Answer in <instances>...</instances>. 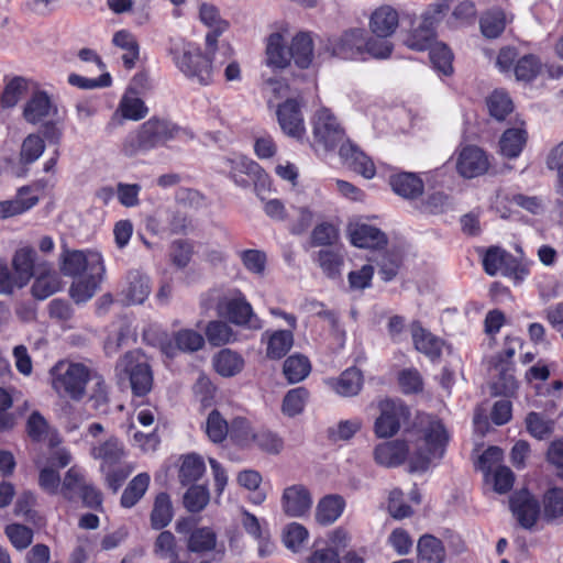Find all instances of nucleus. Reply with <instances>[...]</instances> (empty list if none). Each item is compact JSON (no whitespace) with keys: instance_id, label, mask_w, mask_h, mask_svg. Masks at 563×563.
I'll return each mask as SVG.
<instances>
[{"instance_id":"obj_36","label":"nucleus","mask_w":563,"mask_h":563,"mask_svg":"<svg viewBox=\"0 0 563 563\" xmlns=\"http://www.w3.org/2000/svg\"><path fill=\"white\" fill-rule=\"evenodd\" d=\"M150 482L151 477L147 473H140L133 477L122 493L120 505L123 508L135 506L148 489Z\"/></svg>"},{"instance_id":"obj_18","label":"nucleus","mask_w":563,"mask_h":563,"mask_svg":"<svg viewBox=\"0 0 563 563\" xmlns=\"http://www.w3.org/2000/svg\"><path fill=\"white\" fill-rule=\"evenodd\" d=\"M56 112L57 108L52 102L48 93L42 90H36L25 102L22 115L26 122L37 124Z\"/></svg>"},{"instance_id":"obj_8","label":"nucleus","mask_w":563,"mask_h":563,"mask_svg":"<svg viewBox=\"0 0 563 563\" xmlns=\"http://www.w3.org/2000/svg\"><path fill=\"white\" fill-rule=\"evenodd\" d=\"M313 143L324 151H331L342 143L344 130L327 108L318 110L313 117Z\"/></svg>"},{"instance_id":"obj_38","label":"nucleus","mask_w":563,"mask_h":563,"mask_svg":"<svg viewBox=\"0 0 563 563\" xmlns=\"http://www.w3.org/2000/svg\"><path fill=\"white\" fill-rule=\"evenodd\" d=\"M527 142V131L520 128L506 130L499 141L500 152L504 156L515 158L522 152Z\"/></svg>"},{"instance_id":"obj_60","label":"nucleus","mask_w":563,"mask_h":563,"mask_svg":"<svg viewBox=\"0 0 563 563\" xmlns=\"http://www.w3.org/2000/svg\"><path fill=\"white\" fill-rule=\"evenodd\" d=\"M119 110L122 117L129 120H141L147 113L144 101L135 96L125 95L120 101Z\"/></svg>"},{"instance_id":"obj_40","label":"nucleus","mask_w":563,"mask_h":563,"mask_svg":"<svg viewBox=\"0 0 563 563\" xmlns=\"http://www.w3.org/2000/svg\"><path fill=\"white\" fill-rule=\"evenodd\" d=\"M506 14L500 8H493L481 16L479 26L487 38L498 37L506 27Z\"/></svg>"},{"instance_id":"obj_24","label":"nucleus","mask_w":563,"mask_h":563,"mask_svg":"<svg viewBox=\"0 0 563 563\" xmlns=\"http://www.w3.org/2000/svg\"><path fill=\"white\" fill-rule=\"evenodd\" d=\"M389 184L396 195L408 200L420 197L424 189L422 179L417 174L407 172L391 175Z\"/></svg>"},{"instance_id":"obj_55","label":"nucleus","mask_w":563,"mask_h":563,"mask_svg":"<svg viewBox=\"0 0 563 563\" xmlns=\"http://www.w3.org/2000/svg\"><path fill=\"white\" fill-rule=\"evenodd\" d=\"M153 552L170 563L178 553L175 536L170 531H162L154 542Z\"/></svg>"},{"instance_id":"obj_61","label":"nucleus","mask_w":563,"mask_h":563,"mask_svg":"<svg viewBox=\"0 0 563 563\" xmlns=\"http://www.w3.org/2000/svg\"><path fill=\"white\" fill-rule=\"evenodd\" d=\"M229 434L238 444L245 446L253 442L255 432L249 420L238 417L232 420Z\"/></svg>"},{"instance_id":"obj_25","label":"nucleus","mask_w":563,"mask_h":563,"mask_svg":"<svg viewBox=\"0 0 563 563\" xmlns=\"http://www.w3.org/2000/svg\"><path fill=\"white\" fill-rule=\"evenodd\" d=\"M351 243L362 249H380L387 244L386 234L369 224H356L350 229Z\"/></svg>"},{"instance_id":"obj_6","label":"nucleus","mask_w":563,"mask_h":563,"mask_svg":"<svg viewBox=\"0 0 563 563\" xmlns=\"http://www.w3.org/2000/svg\"><path fill=\"white\" fill-rule=\"evenodd\" d=\"M379 416L374 423V431L378 438L395 435L401 426L409 422L411 412L409 407L400 399L386 398L378 404Z\"/></svg>"},{"instance_id":"obj_28","label":"nucleus","mask_w":563,"mask_h":563,"mask_svg":"<svg viewBox=\"0 0 563 563\" xmlns=\"http://www.w3.org/2000/svg\"><path fill=\"white\" fill-rule=\"evenodd\" d=\"M398 22L397 11L389 5H383L372 13L369 27L376 36L387 38L396 31Z\"/></svg>"},{"instance_id":"obj_32","label":"nucleus","mask_w":563,"mask_h":563,"mask_svg":"<svg viewBox=\"0 0 563 563\" xmlns=\"http://www.w3.org/2000/svg\"><path fill=\"white\" fill-rule=\"evenodd\" d=\"M35 257L36 252L32 247H22L15 252L12 265L19 280L18 287L26 285L36 273Z\"/></svg>"},{"instance_id":"obj_16","label":"nucleus","mask_w":563,"mask_h":563,"mask_svg":"<svg viewBox=\"0 0 563 563\" xmlns=\"http://www.w3.org/2000/svg\"><path fill=\"white\" fill-rule=\"evenodd\" d=\"M489 161L486 153L474 145L465 146L459 154L456 169L464 178H474L488 170Z\"/></svg>"},{"instance_id":"obj_19","label":"nucleus","mask_w":563,"mask_h":563,"mask_svg":"<svg viewBox=\"0 0 563 563\" xmlns=\"http://www.w3.org/2000/svg\"><path fill=\"white\" fill-rule=\"evenodd\" d=\"M34 275L35 280L32 285V295L36 299H46L62 287L59 274L47 264H40Z\"/></svg>"},{"instance_id":"obj_14","label":"nucleus","mask_w":563,"mask_h":563,"mask_svg":"<svg viewBox=\"0 0 563 563\" xmlns=\"http://www.w3.org/2000/svg\"><path fill=\"white\" fill-rule=\"evenodd\" d=\"M510 510L518 523L525 529H531L540 515L538 499L528 490L522 489L514 493L509 499Z\"/></svg>"},{"instance_id":"obj_59","label":"nucleus","mask_w":563,"mask_h":563,"mask_svg":"<svg viewBox=\"0 0 563 563\" xmlns=\"http://www.w3.org/2000/svg\"><path fill=\"white\" fill-rule=\"evenodd\" d=\"M543 514L552 520L563 516V489L551 488L543 496Z\"/></svg>"},{"instance_id":"obj_56","label":"nucleus","mask_w":563,"mask_h":563,"mask_svg":"<svg viewBox=\"0 0 563 563\" xmlns=\"http://www.w3.org/2000/svg\"><path fill=\"white\" fill-rule=\"evenodd\" d=\"M26 90L27 80L23 77H14L7 84L2 96L0 97L2 107H14L19 102L21 97L26 92Z\"/></svg>"},{"instance_id":"obj_7","label":"nucleus","mask_w":563,"mask_h":563,"mask_svg":"<svg viewBox=\"0 0 563 563\" xmlns=\"http://www.w3.org/2000/svg\"><path fill=\"white\" fill-rule=\"evenodd\" d=\"M223 172H228L235 185L247 188L252 184L260 196V187L264 188L269 183L267 174L254 161L245 156L224 158Z\"/></svg>"},{"instance_id":"obj_57","label":"nucleus","mask_w":563,"mask_h":563,"mask_svg":"<svg viewBox=\"0 0 563 563\" xmlns=\"http://www.w3.org/2000/svg\"><path fill=\"white\" fill-rule=\"evenodd\" d=\"M487 106L490 115L498 121L504 120L512 111V101L505 91H494L487 100Z\"/></svg>"},{"instance_id":"obj_62","label":"nucleus","mask_w":563,"mask_h":563,"mask_svg":"<svg viewBox=\"0 0 563 563\" xmlns=\"http://www.w3.org/2000/svg\"><path fill=\"white\" fill-rule=\"evenodd\" d=\"M240 258L250 273L257 276L264 275L267 262L265 252L261 250H244L240 252Z\"/></svg>"},{"instance_id":"obj_30","label":"nucleus","mask_w":563,"mask_h":563,"mask_svg":"<svg viewBox=\"0 0 563 563\" xmlns=\"http://www.w3.org/2000/svg\"><path fill=\"white\" fill-rule=\"evenodd\" d=\"M78 277L79 278L71 284L69 294L74 301L80 303L92 298L102 282L103 274L89 271Z\"/></svg>"},{"instance_id":"obj_51","label":"nucleus","mask_w":563,"mask_h":563,"mask_svg":"<svg viewBox=\"0 0 563 563\" xmlns=\"http://www.w3.org/2000/svg\"><path fill=\"white\" fill-rule=\"evenodd\" d=\"M526 423L529 433L540 440L548 438L554 430V420L539 412H530Z\"/></svg>"},{"instance_id":"obj_13","label":"nucleus","mask_w":563,"mask_h":563,"mask_svg":"<svg viewBox=\"0 0 563 563\" xmlns=\"http://www.w3.org/2000/svg\"><path fill=\"white\" fill-rule=\"evenodd\" d=\"M280 505L286 516L291 518H302L311 510L312 496L306 486L295 484L284 489L280 498Z\"/></svg>"},{"instance_id":"obj_46","label":"nucleus","mask_w":563,"mask_h":563,"mask_svg":"<svg viewBox=\"0 0 563 563\" xmlns=\"http://www.w3.org/2000/svg\"><path fill=\"white\" fill-rule=\"evenodd\" d=\"M429 56L433 67L445 76L453 73V53L444 43H433L429 48Z\"/></svg>"},{"instance_id":"obj_22","label":"nucleus","mask_w":563,"mask_h":563,"mask_svg":"<svg viewBox=\"0 0 563 563\" xmlns=\"http://www.w3.org/2000/svg\"><path fill=\"white\" fill-rule=\"evenodd\" d=\"M345 505L341 495L329 494L323 496L314 509L316 522L323 527L334 523L342 516Z\"/></svg>"},{"instance_id":"obj_42","label":"nucleus","mask_w":563,"mask_h":563,"mask_svg":"<svg viewBox=\"0 0 563 563\" xmlns=\"http://www.w3.org/2000/svg\"><path fill=\"white\" fill-rule=\"evenodd\" d=\"M294 344L292 330H277L268 339L267 357L279 360L285 356Z\"/></svg>"},{"instance_id":"obj_31","label":"nucleus","mask_w":563,"mask_h":563,"mask_svg":"<svg viewBox=\"0 0 563 563\" xmlns=\"http://www.w3.org/2000/svg\"><path fill=\"white\" fill-rule=\"evenodd\" d=\"M417 552V563H443L446 556L442 541L431 534L420 537Z\"/></svg>"},{"instance_id":"obj_50","label":"nucleus","mask_w":563,"mask_h":563,"mask_svg":"<svg viewBox=\"0 0 563 563\" xmlns=\"http://www.w3.org/2000/svg\"><path fill=\"white\" fill-rule=\"evenodd\" d=\"M209 489L206 485H191L184 495V506L190 512H199L208 505Z\"/></svg>"},{"instance_id":"obj_52","label":"nucleus","mask_w":563,"mask_h":563,"mask_svg":"<svg viewBox=\"0 0 563 563\" xmlns=\"http://www.w3.org/2000/svg\"><path fill=\"white\" fill-rule=\"evenodd\" d=\"M230 426L228 422L217 409H213L209 413L206 422V432L208 438L214 443H220L227 438Z\"/></svg>"},{"instance_id":"obj_23","label":"nucleus","mask_w":563,"mask_h":563,"mask_svg":"<svg viewBox=\"0 0 563 563\" xmlns=\"http://www.w3.org/2000/svg\"><path fill=\"white\" fill-rule=\"evenodd\" d=\"M90 455L95 460H100L102 462L101 471H106L107 467H112L121 462L125 456V450L117 437H110L104 442L93 445Z\"/></svg>"},{"instance_id":"obj_53","label":"nucleus","mask_w":563,"mask_h":563,"mask_svg":"<svg viewBox=\"0 0 563 563\" xmlns=\"http://www.w3.org/2000/svg\"><path fill=\"white\" fill-rule=\"evenodd\" d=\"M45 143L37 134H29L22 145L20 152V161L22 164L34 163L44 152Z\"/></svg>"},{"instance_id":"obj_33","label":"nucleus","mask_w":563,"mask_h":563,"mask_svg":"<svg viewBox=\"0 0 563 563\" xmlns=\"http://www.w3.org/2000/svg\"><path fill=\"white\" fill-rule=\"evenodd\" d=\"M31 191L29 187H23L19 190L14 199L0 201V218L5 219L13 217L34 207L38 198L31 195Z\"/></svg>"},{"instance_id":"obj_3","label":"nucleus","mask_w":563,"mask_h":563,"mask_svg":"<svg viewBox=\"0 0 563 563\" xmlns=\"http://www.w3.org/2000/svg\"><path fill=\"white\" fill-rule=\"evenodd\" d=\"M95 372L82 363L59 361L49 371L52 387L60 397L79 401Z\"/></svg>"},{"instance_id":"obj_35","label":"nucleus","mask_w":563,"mask_h":563,"mask_svg":"<svg viewBox=\"0 0 563 563\" xmlns=\"http://www.w3.org/2000/svg\"><path fill=\"white\" fill-rule=\"evenodd\" d=\"M174 516L173 504L167 493L156 495L151 512V527L161 530L167 527Z\"/></svg>"},{"instance_id":"obj_58","label":"nucleus","mask_w":563,"mask_h":563,"mask_svg":"<svg viewBox=\"0 0 563 563\" xmlns=\"http://www.w3.org/2000/svg\"><path fill=\"white\" fill-rule=\"evenodd\" d=\"M176 347L183 352H196L205 344L203 336L190 329L179 330L174 334Z\"/></svg>"},{"instance_id":"obj_9","label":"nucleus","mask_w":563,"mask_h":563,"mask_svg":"<svg viewBox=\"0 0 563 563\" xmlns=\"http://www.w3.org/2000/svg\"><path fill=\"white\" fill-rule=\"evenodd\" d=\"M89 271L104 274L103 261L99 253H85L84 251H70L67 247L63 249L60 254V272L65 276L78 277Z\"/></svg>"},{"instance_id":"obj_4","label":"nucleus","mask_w":563,"mask_h":563,"mask_svg":"<svg viewBox=\"0 0 563 563\" xmlns=\"http://www.w3.org/2000/svg\"><path fill=\"white\" fill-rule=\"evenodd\" d=\"M218 312L231 323L251 330L262 329L261 319L254 313L251 303L240 289L229 290L218 302Z\"/></svg>"},{"instance_id":"obj_1","label":"nucleus","mask_w":563,"mask_h":563,"mask_svg":"<svg viewBox=\"0 0 563 563\" xmlns=\"http://www.w3.org/2000/svg\"><path fill=\"white\" fill-rule=\"evenodd\" d=\"M181 129L166 120L151 119L140 130L125 137L122 152L125 156H134L139 152L150 151L167 141L178 137Z\"/></svg>"},{"instance_id":"obj_21","label":"nucleus","mask_w":563,"mask_h":563,"mask_svg":"<svg viewBox=\"0 0 563 563\" xmlns=\"http://www.w3.org/2000/svg\"><path fill=\"white\" fill-rule=\"evenodd\" d=\"M408 452L406 441L393 440L378 444L374 450V459L382 466L396 467L406 461Z\"/></svg>"},{"instance_id":"obj_11","label":"nucleus","mask_w":563,"mask_h":563,"mask_svg":"<svg viewBox=\"0 0 563 563\" xmlns=\"http://www.w3.org/2000/svg\"><path fill=\"white\" fill-rule=\"evenodd\" d=\"M120 366L129 374L131 388L135 396H144L151 390L153 375L143 356L136 352H129L120 361Z\"/></svg>"},{"instance_id":"obj_17","label":"nucleus","mask_w":563,"mask_h":563,"mask_svg":"<svg viewBox=\"0 0 563 563\" xmlns=\"http://www.w3.org/2000/svg\"><path fill=\"white\" fill-rule=\"evenodd\" d=\"M339 154L349 168L364 178L371 179L375 176L376 168L374 163L356 145L351 142L342 143Z\"/></svg>"},{"instance_id":"obj_10","label":"nucleus","mask_w":563,"mask_h":563,"mask_svg":"<svg viewBox=\"0 0 563 563\" xmlns=\"http://www.w3.org/2000/svg\"><path fill=\"white\" fill-rule=\"evenodd\" d=\"M365 45V31L362 29H351L341 35L327 38L324 48L332 56L342 59H354L363 54Z\"/></svg>"},{"instance_id":"obj_12","label":"nucleus","mask_w":563,"mask_h":563,"mask_svg":"<svg viewBox=\"0 0 563 563\" xmlns=\"http://www.w3.org/2000/svg\"><path fill=\"white\" fill-rule=\"evenodd\" d=\"M277 120L282 131L289 137L301 141L306 135L301 104L296 99H287L278 106Z\"/></svg>"},{"instance_id":"obj_54","label":"nucleus","mask_w":563,"mask_h":563,"mask_svg":"<svg viewBox=\"0 0 563 563\" xmlns=\"http://www.w3.org/2000/svg\"><path fill=\"white\" fill-rule=\"evenodd\" d=\"M435 40V31L423 24L415 29L406 38L405 44L413 51H426L431 47Z\"/></svg>"},{"instance_id":"obj_26","label":"nucleus","mask_w":563,"mask_h":563,"mask_svg":"<svg viewBox=\"0 0 563 563\" xmlns=\"http://www.w3.org/2000/svg\"><path fill=\"white\" fill-rule=\"evenodd\" d=\"M363 374L356 367L346 368L336 378H330L328 385L342 397H353L358 395L363 387Z\"/></svg>"},{"instance_id":"obj_2","label":"nucleus","mask_w":563,"mask_h":563,"mask_svg":"<svg viewBox=\"0 0 563 563\" xmlns=\"http://www.w3.org/2000/svg\"><path fill=\"white\" fill-rule=\"evenodd\" d=\"M423 433L424 448L419 449L410 459V471H426L434 459L444 455L450 435L440 419L433 416H423L420 420Z\"/></svg>"},{"instance_id":"obj_20","label":"nucleus","mask_w":563,"mask_h":563,"mask_svg":"<svg viewBox=\"0 0 563 563\" xmlns=\"http://www.w3.org/2000/svg\"><path fill=\"white\" fill-rule=\"evenodd\" d=\"M150 278L139 271L129 272L125 286L121 290L126 305H141L151 294Z\"/></svg>"},{"instance_id":"obj_47","label":"nucleus","mask_w":563,"mask_h":563,"mask_svg":"<svg viewBox=\"0 0 563 563\" xmlns=\"http://www.w3.org/2000/svg\"><path fill=\"white\" fill-rule=\"evenodd\" d=\"M309 393L305 387L290 389L284 397L282 411L287 417H295L302 412Z\"/></svg>"},{"instance_id":"obj_37","label":"nucleus","mask_w":563,"mask_h":563,"mask_svg":"<svg viewBox=\"0 0 563 563\" xmlns=\"http://www.w3.org/2000/svg\"><path fill=\"white\" fill-rule=\"evenodd\" d=\"M213 365L218 374L231 377L242 371L244 361L239 353L223 349L214 356Z\"/></svg>"},{"instance_id":"obj_41","label":"nucleus","mask_w":563,"mask_h":563,"mask_svg":"<svg viewBox=\"0 0 563 563\" xmlns=\"http://www.w3.org/2000/svg\"><path fill=\"white\" fill-rule=\"evenodd\" d=\"M217 544V536L210 528H197L191 531L187 549L191 553H205L214 550Z\"/></svg>"},{"instance_id":"obj_64","label":"nucleus","mask_w":563,"mask_h":563,"mask_svg":"<svg viewBox=\"0 0 563 563\" xmlns=\"http://www.w3.org/2000/svg\"><path fill=\"white\" fill-rule=\"evenodd\" d=\"M319 265L323 273L330 277L335 278L340 276V267L343 264V256L332 250H321L318 254Z\"/></svg>"},{"instance_id":"obj_48","label":"nucleus","mask_w":563,"mask_h":563,"mask_svg":"<svg viewBox=\"0 0 563 563\" xmlns=\"http://www.w3.org/2000/svg\"><path fill=\"white\" fill-rule=\"evenodd\" d=\"M232 328L221 320L210 321L206 328V338L213 346H222L234 340Z\"/></svg>"},{"instance_id":"obj_39","label":"nucleus","mask_w":563,"mask_h":563,"mask_svg":"<svg viewBox=\"0 0 563 563\" xmlns=\"http://www.w3.org/2000/svg\"><path fill=\"white\" fill-rule=\"evenodd\" d=\"M112 43L125 51L122 55L123 65L125 68L131 69L134 67L135 62L139 59L140 47L132 33L125 30L118 31L112 38Z\"/></svg>"},{"instance_id":"obj_45","label":"nucleus","mask_w":563,"mask_h":563,"mask_svg":"<svg viewBox=\"0 0 563 563\" xmlns=\"http://www.w3.org/2000/svg\"><path fill=\"white\" fill-rule=\"evenodd\" d=\"M205 471L206 465L202 459L197 454H189L183 460L179 470V481L183 485H190L197 482Z\"/></svg>"},{"instance_id":"obj_5","label":"nucleus","mask_w":563,"mask_h":563,"mask_svg":"<svg viewBox=\"0 0 563 563\" xmlns=\"http://www.w3.org/2000/svg\"><path fill=\"white\" fill-rule=\"evenodd\" d=\"M176 66L189 79L207 86L212 81L213 67L210 58L194 44H186L181 54L174 57Z\"/></svg>"},{"instance_id":"obj_49","label":"nucleus","mask_w":563,"mask_h":563,"mask_svg":"<svg viewBox=\"0 0 563 563\" xmlns=\"http://www.w3.org/2000/svg\"><path fill=\"white\" fill-rule=\"evenodd\" d=\"M540 69V59L536 55L528 54L518 58L511 73H514L517 80L531 81L538 76Z\"/></svg>"},{"instance_id":"obj_44","label":"nucleus","mask_w":563,"mask_h":563,"mask_svg":"<svg viewBox=\"0 0 563 563\" xmlns=\"http://www.w3.org/2000/svg\"><path fill=\"white\" fill-rule=\"evenodd\" d=\"M86 484L81 470L73 466L66 472L59 490L66 499L74 501L79 498Z\"/></svg>"},{"instance_id":"obj_63","label":"nucleus","mask_w":563,"mask_h":563,"mask_svg":"<svg viewBox=\"0 0 563 563\" xmlns=\"http://www.w3.org/2000/svg\"><path fill=\"white\" fill-rule=\"evenodd\" d=\"M308 530L301 523L291 522L284 530L283 541L287 549L296 552L308 539Z\"/></svg>"},{"instance_id":"obj_43","label":"nucleus","mask_w":563,"mask_h":563,"mask_svg":"<svg viewBox=\"0 0 563 563\" xmlns=\"http://www.w3.org/2000/svg\"><path fill=\"white\" fill-rule=\"evenodd\" d=\"M310 369L308 357L299 354L287 357L283 366L284 375L289 383L301 382L309 375Z\"/></svg>"},{"instance_id":"obj_34","label":"nucleus","mask_w":563,"mask_h":563,"mask_svg":"<svg viewBox=\"0 0 563 563\" xmlns=\"http://www.w3.org/2000/svg\"><path fill=\"white\" fill-rule=\"evenodd\" d=\"M291 59L299 68H308L313 58V42L310 33L300 32L290 44Z\"/></svg>"},{"instance_id":"obj_29","label":"nucleus","mask_w":563,"mask_h":563,"mask_svg":"<svg viewBox=\"0 0 563 563\" xmlns=\"http://www.w3.org/2000/svg\"><path fill=\"white\" fill-rule=\"evenodd\" d=\"M291 60L290 46H286V42L280 33H272L267 37L266 43V62L274 68H286Z\"/></svg>"},{"instance_id":"obj_15","label":"nucleus","mask_w":563,"mask_h":563,"mask_svg":"<svg viewBox=\"0 0 563 563\" xmlns=\"http://www.w3.org/2000/svg\"><path fill=\"white\" fill-rule=\"evenodd\" d=\"M483 267L486 274L495 276L501 274L504 276L518 275V273H525L523 268H520L518 261L505 250L498 246H490L486 251L483 257Z\"/></svg>"},{"instance_id":"obj_27","label":"nucleus","mask_w":563,"mask_h":563,"mask_svg":"<svg viewBox=\"0 0 563 563\" xmlns=\"http://www.w3.org/2000/svg\"><path fill=\"white\" fill-rule=\"evenodd\" d=\"M411 336L417 351L434 360L441 355L442 341L431 332L422 328L419 321H413L410 325Z\"/></svg>"}]
</instances>
